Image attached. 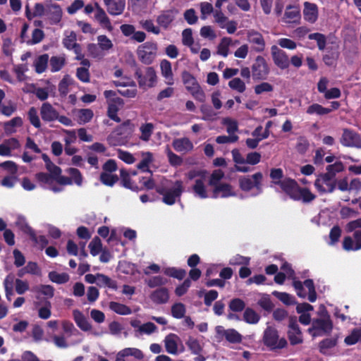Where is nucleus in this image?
<instances>
[{
    "instance_id": "f257e3e1",
    "label": "nucleus",
    "mask_w": 361,
    "mask_h": 361,
    "mask_svg": "<svg viewBox=\"0 0 361 361\" xmlns=\"http://www.w3.org/2000/svg\"><path fill=\"white\" fill-rule=\"evenodd\" d=\"M263 344L270 350L276 351L286 348L288 342L284 337L280 338L277 329L267 326L262 336Z\"/></svg>"
},
{
    "instance_id": "f03ea898",
    "label": "nucleus",
    "mask_w": 361,
    "mask_h": 361,
    "mask_svg": "<svg viewBox=\"0 0 361 361\" xmlns=\"http://www.w3.org/2000/svg\"><path fill=\"white\" fill-rule=\"evenodd\" d=\"M135 77L137 80L139 87L144 90L154 87L157 82V74L153 67H147L145 70L137 67Z\"/></svg>"
},
{
    "instance_id": "7ed1b4c3",
    "label": "nucleus",
    "mask_w": 361,
    "mask_h": 361,
    "mask_svg": "<svg viewBox=\"0 0 361 361\" xmlns=\"http://www.w3.org/2000/svg\"><path fill=\"white\" fill-rule=\"evenodd\" d=\"M263 175L257 172L252 176H244L239 178V187L244 192H249L255 188L259 193L262 192Z\"/></svg>"
},
{
    "instance_id": "20e7f679",
    "label": "nucleus",
    "mask_w": 361,
    "mask_h": 361,
    "mask_svg": "<svg viewBox=\"0 0 361 361\" xmlns=\"http://www.w3.org/2000/svg\"><path fill=\"white\" fill-rule=\"evenodd\" d=\"M157 51L155 42H147L140 45L137 50L139 60L145 65H150L154 61Z\"/></svg>"
},
{
    "instance_id": "39448f33",
    "label": "nucleus",
    "mask_w": 361,
    "mask_h": 361,
    "mask_svg": "<svg viewBox=\"0 0 361 361\" xmlns=\"http://www.w3.org/2000/svg\"><path fill=\"white\" fill-rule=\"evenodd\" d=\"M252 76L255 81L264 80L267 78L270 68L266 59L262 56H257L251 66Z\"/></svg>"
},
{
    "instance_id": "423d86ee",
    "label": "nucleus",
    "mask_w": 361,
    "mask_h": 361,
    "mask_svg": "<svg viewBox=\"0 0 361 361\" xmlns=\"http://www.w3.org/2000/svg\"><path fill=\"white\" fill-rule=\"evenodd\" d=\"M334 178L327 173H322L315 180L314 186L321 193H331L336 186V180H333Z\"/></svg>"
},
{
    "instance_id": "0eeeda50",
    "label": "nucleus",
    "mask_w": 361,
    "mask_h": 361,
    "mask_svg": "<svg viewBox=\"0 0 361 361\" xmlns=\"http://www.w3.org/2000/svg\"><path fill=\"white\" fill-rule=\"evenodd\" d=\"M345 147L361 148V137L353 130L345 128L340 140Z\"/></svg>"
},
{
    "instance_id": "6e6552de",
    "label": "nucleus",
    "mask_w": 361,
    "mask_h": 361,
    "mask_svg": "<svg viewBox=\"0 0 361 361\" xmlns=\"http://www.w3.org/2000/svg\"><path fill=\"white\" fill-rule=\"evenodd\" d=\"M271 54L274 64L281 70L286 69L290 66V60L288 54L276 45L271 47Z\"/></svg>"
},
{
    "instance_id": "1a4fd4ad",
    "label": "nucleus",
    "mask_w": 361,
    "mask_h": 361,
    "mask_svg": "<svg viewBox=\"0 0 361 361\" xmlns=\"http://www.w3.org/2000/svg\"><path fill=\"white\" fill-rule=\"evenodd\" d=\"M333 329V322L330 317H319L312 322V329L314 331L313 336H322L329 334Z\"/></svg>"
},
{
    "instance_id": "9d476101",
    "label": "nucleus",
    "mask_w": 361,
    "mask_h": 361,
    "mask_svg": "<svg viewBox=\"0 0 361 361\" xmlns=\"http://www.w3.org/2000/svg\"><path fill=\"white\" fill-rule=\"evenodd\" d=\"M280 187L290 199L299 201V196L298 195L300 187L295 180L286 178L283 180V183H280Z\"/></svg>"
},
{
    "instance_id": "9b49d317",
    "label": "nucleus",
    "mask_w": 361,
    "mask_h": 361,
    "mask_svg": "<svg viewBox=\"0 0 361 361\" xmlns=\"http://www.w3.org/2000/svg\"><path fill=\"white\" fill-rule=\"evenodd\" d=\"M343 249L345 251H357L361 249V230L353 231V237L345 236Z\"/></svg>"
},
{
    "instance_id": "f8f14e48",
    "label": "nucleus",
    "mask_w": 361,
    "mask_h": 361,
    "mask_svg": "<svg viewBox=\"0 0 361 361\" xmlns=\"http://www.w3.org/2000/svg\"><path fill=\"white\" fill-rule=\"evenodd\" d=\"M178 11L176 9L164 10L157 16L156 21L160 27L168 30L175 20Z\"/></svg>"
},
{
    "instance_id": "ddd939ff",
    "label": "nucleus",
    "mask_w": 361,
    "mask_h": 361,
    "mask_svg": "<svg viewBox=\"0 0 361 361\" xmlns=\"http://www.w3.org/2000/svg\"><path fill=\"white\" fill-rule=\"evenodd\" d=\"M183 192V182L181 180H176L174 183V187L169 189L168 192L164 194L162 201L167 205H173L175 204L176 199L180 197Z\"/></svg>"
},
{
    "instance_id": "4468645a",
    "label": "nucleus",
    "mask_w": 361,
    "mask_h": 361,
    "mask_svg": "<svg viewBox=\"0 0 361 361\" xmlns=\"http://www.w3.org/2000/svg\"><path fill=\"white\" fill-rule=\"evenodd\" d=\"M290 320L288 325V338L290 345H295L302 343L303 341L302 332L299 328L294 317H290Z\"/></svg>"
},
{
    "instance_id": "2eb2a0df",
    "label": "nucleus",
    "mask_w": 361,
    "mask_h": 361,
    "mask_svg": "<svg viewBox=\"0 0 361 361\" xmlns=\"http://www.w3.org/2000/svg\"><path fill=\"white\" fill-rule=\"evenodd\" d=\"M247 40L255 51L260 53L265 49V41L261 33L254 30L247 32Z\"/></svg>"
},
{
    "instance_id": "dca6fc26",
    "label": "nucleus",
    "mask_w": 361,
    "mask_h": 361,
    "mask_svg": "<svg viewBox=\"0 0 361 361\" xmlns=\"http://www.w3.org/2000/svg\"><path fill=\"white\" fill-rule=\"evenodd\" d=\"M124 104V101L121 97H116L110 99L108 102L107 116L109 118L116 123L121 122V118L118 116L119 106L122 107Z\"/></svg>"
},
{
    "instance_id": "f3484780",
    "label": "nucleus",
    "mask_w": 361,
    "mask_h": 361,
    "mask_svg": "<svg viewBox=\"0 0 361 361\" xmlns=\"http://www.w3.org/2000/svg\"><path fill=\"white\" fill-rule=\"evenodd\" d=\"M40 115L44 121L51 122L56 120L59 116V112L50 103L44 102L41 106Z\"/></svg>"
},
{
    "instance_id": "a211bd4d",
    "label": "nucleus",
    "mask_w": 361,
    "mask_h": 361,
    "mask_svg": "<svg viewBox=\"0 0 361 361\" xmlns=\"http://www.w3.org/2000/svg\"><path fill=\"white\" fill-rule=\"evenodd\" d=\"M62 14V9L57 4H52L48 6L46 10V15L51 25L58 24L61 20Z\"/></svg>"
},
{
    "instance_id": "6ab92c4d",
    "label": "nucleus",
    "mask_w": 361,
    "mask_h": 361,
    "mask_svg": "<svg viewBox=\"0 0 361 361\" xmlns=\"http://www.w3.org/2000/svg\"><path fill=\"white\" fill-rule=\"evenodd\" d=\"M300 17V10L299 7L289 5L286 8L283 21L286 23H299Z\"/></svg>"
},
{
    "instance_id": "aec40b11",
    "label": "nucleus",
    "mask_w": 361,
    "mask_h": 361,
    "mask_svg": "<svg viewBox=\"0 0 361 361\" xmlns=\"http://www.w3.org/2000/svg\"><path fill=\"white\" fill-rule=\"evenodd\" d=\"M235 193L232 190V186L229 183H220L213 190V198H217L219 197L225 198L231 196H235Z\"/></svg>"
},
{
    "instance_id": "412c9836",
    "label": "nucleus",
    "mask_w": 361,
    "mask_h": 361,
    "mask_svg": "<svg viewBox=\"0 0 361 361\" xmlns=\"http://www.w3.org/2000/svg\"><path fill=\"white\" fill-rule=\"evenodd\" d=\"M95 19L103 27L107 29L109 31L112 30L113 27L104 10L97 3H95Z\"/></svg>"
},
{
    "instance_id": "4be33fe9",
    "label": "nucleus",
    "mask_w": 361,
    "mask_h": 361,
    "mask_svg": "<svg viewBox=\"0 0 361 361\" xmlns=\"http://www.w3.org/2000/svg\"><path fill=\"white\" fill-rule=\"evenodd\" d=\"M303 16L306 21L311 23H314L318 18V9L317 5L310 2H305Z\"/></svg>"
},
{
    "instance_id": "5701e85b",
    "label": "nucleus",
    "mask_w": 361,
    "mask_h": 361,
    "mask_svg": "<svg viewBox=\"0 0 361 361\" xmlns=\"http://www.w3.org/2000/svg\"><path fill=\"white\" fill-rule=\"evenodd\" d=\"M135 130V124L129 119L123 121L116 128V133L118 135L125 138L130 137Z\"/></svg>"
},
{
    "instance_id": "b1692460",
    "label": "nucleus",
    "mask_w": 361,
    "mask_h": 361,
    "mask_svg": "<svg viewBox=\"0 0 361 361\" xmlns=\"http://www.w3.org/2000/svg\"><path fill=\"white\" fill-rule=\"evenodd\" d=\"M172 146L178 152H189L193 149V144L188 137L174 139Z\"/></svg>"
},
{
    "instance_id": "393cba45",
    "label": "nucleus",
    "mask_w": 361,
    "mask_h": 361,
    "mask_svg": "<svg viewBox=\"0 0 361 361\" xmlns=\"http://www.w3.org/2000/svg\"><path fill=\"white\" fill-rule=\"evenodd\" d=\"M105 6L109 14L118 16L123 12L126 6V0H111L108 3V5Z\"/></svg>"
},
{
    "instance_id": "a878e982",
    "label": "nucleus",
    "mask_w": 361,
    "mask_h": 361,
    "mask_svg": "<svg viewBox=\"0 0 361 361\" xmlns=\"http://www.w3.org/2000/svg\"><path fill=\"white\" fill-rule=\"evenodd\" d=\"M337 343L338 338L336 337H331L323 339L318 344L319 352L322 355H329V350L334 348Z\"/></svg>"
},
{
    "instance_id": "bb28decb",
    "label": "nucleus",
    "mask_w": 361,
    "mask_h": 361,
    "mask_svg": "<svg viewBox=\"0 0 361 361\" xmlns=\"http://www.w3.org/2000/svg\"><path fill=\"white\" fill-rule=\"evenodd\" d=\"M120 176L121 180V184L124 188L130 189L133 191H138L139 190H140L136 184H134L132 182L130 173L126 169H121Z\"/></svg>"
},
{
    "instance_id": "cd10ccee",
    "label": "nucleus",
    "mask_w": 361,
    "mask_h": 361,
    "mask_svg": "<svg viewBox=\"0 0 361 361\" xmlns=\"http://www.w3.org/2000/svg\"><path fill=\"white\" fill-rule=\"evenodd\" d=\"M160 68L162 76L169 80L167 84L173 85V79L171 62L166 59H163L160 63Z\"/></svg>"
},
{
    "instance_id": "c85d7f7f",
    "label": "nucleus",
    "mask_w": 361,
    "mask_h": 361,
    "mask_svg": "<svg viewBox=\"0 0 361 361\" xmlns=\"http://www.w3.org/2000/svg\"><path fill=\"white\" fill-rule=\"evenodd\" d=\"M152 300L157 303H165L169 298L167 288H160L154 290L151 295Z\"/></svg>"
},
{
    "instance_id": "c756f323",
    "label": "nucleus",
    "mask_w": 361,
    "mask_h": 361,
    "mask_svg": "<svg viewBox=\"0 0 361 361\" xmlns=\"http://www.w3.org/2000/svg\"><path fill=\"white\" fill-rule=\"evenodd\" d=\"M97 285L99 287H107L109 288L116 290L117 282L114 280H112L109 276L103 274H97Z\"/></svg>"
},
{
    "instance_id": "7c9ffc66",
    "label": "nucleus",
    "mask_w": 361,
    "mask_h": 361,
    "mask_svg": "<svg viewBox=\"0 0 361 361\" xmlns=\"http://www.w3.org/2000/svg\"><path fill=\"white\" fill-rule=\"evenodd\" d=\"M16 224L23 233L27 234L32 240H35L36 233L32 228L28 225L25 219L19 218L16 222Z\"/></svg>"
},
{
    "instance_id": "2f4dec72",
    "label": "nucleus",
    "mask_w": 361,
    "mask_h": 361,
    "mask_svg": "<svg viewBox=\"0 0 361 361\" xmlns=\"http://www.w3.org/2000/svg\"><path fill=\"white\" fill-rule=\"evenodd\" d=\"M222 334L229 343H240L242 341V336L233 329L223 330Z\"/></svg>"
},
{
    "instance_id": "473e14b6",
    "label": "nucleus",
    "mask_w": 361,
    "mask_h": 361,
    "mask_svg": "<svg viewBox=\"0 0 361 361\" xmlns=\"http://www.w3.org/2000/svg\"><path fill=\"white\" fill-rule=\"evenodd\" d=\"M358 342H361V327L353 329L344 339V343L348 345H353Z\"/></svg>"
},
{
    "instance_id": "72a5a7b5",
    "label": "nucleus",
    "mask_w": 361,
    "mask_h": 361,
    "mask_svg": "<svg viewBox=\"0 0 361 361\" xmlns=\"http://www.w3.org/2000/svg\"><path fill=\"white\" fill-rule=\"evenodd\" d=\"M154 128V124L152 123H145L142 124L140 128V130L141 132L140 139L145 142L149 141L153 133Z\"/></svg>"
},
{
    "instance_id": "f704fd0d",
    "label": "nucleus",
    "mask_w": 361,
    "mask_h": 361,
    "mask_svg": "<svg viewBox=\"0 0 361 361\" xmlns=\"http://www.w3.org/2000/svg\"><path fill=\"white\" fill-rule=\"evenodd\" d=\"M192 190L195 194L202 199H205L208 197L202 179H197L195 180V185L192 186Z\"/></svg>"
},
{
    "instance_id": "c9c22d12",
    "label": "nucleus",
    "mask_w": 361,
    "mask_h": 361,
    "mask_svg": "<svg viewBox=\"0 0 361 361\" xmlns=\"http://www.w3.org/2000/svg\"><path fill=\"white\" fill-rule=\"evenodd\" d=\"M232 42V39L230 37H224L221 39V42L219 44L217 47V54L226 57L229 51V46Z\"/></svg>"
},
{
    "instance_id": "e433bc0d",
    "label": "nucleus",
    "mask_w": 361,
    "mask_h": 361,
    "mask_svg": "<svg viewBox=\"0 0 361 361\" xmlns=\"http://www.w3.org/2000/svg\"><path fill=\"white\" fill-rule=\"evenodd\" d=\"M272 294L285 305H290L297 303L295 297L287 293L275 290Z\"/></svg>"
},
{
    "instance_id": "4c0bfd02",
    "label": "nucleus",
    "mask_w": 361,
    "mask_h": 361,
    "mask_svg": "<svg viewBox=\"0 0 361 361\" xmlns=\"http://www.w3.org/2000/svg\"><path fill=\"white\" fill-rule=\"evenodd\" d=\"M48 61L49 55L47 54L40 55L35 61V71L37 73L44 72L47 68Z\"/></svg>"
},
{
    "instance_id": "58836bf2",
    "label": "nucleus",
    "mask_w": 361,
    "mask_h": 361,
    "mask_svg": "<svg viewBox=\"0 0 361 361\" xmlns=\"http://www.w3.org/2000/svg\"><path fill=\"white\" fill-rule=\"evenodd\" d=\"M109 308L116 314L126 315L131 314V310L129 307L116 302H111Z\"/></svg>"
},
{
    "instance_id": "ea45409f",
    "label": "nucleus",
    "mask_w": 361,
    "mask_h": 361,
    "mask_svg": "<svg viewBox=\"0 0 361 361\" xmlns=\"http://www.w3.org/2000/svg\"><path fill=\"white\" fill-rule=\"evenodd\" d=\"M49 279L54 283L58 284H63L68 282L70 279V276L66 273L59 274L56 271H51L49 273Z\"/></svg>"
},
{
    "instance_id": "a19ab883",
    "label": "nucleus",
    "mask_w": 361,
    "mask_h": 361,
    "mask_svg": "<svg viewBox=\"0 0 361 361\" xmlns=\"http://www.w3.org/2000/svg\"><path fill=\"white\" fill-rule=\"evenodd\" d=\"M307 114H317L319 116L326 115L330 113L327 108L322 106L321 104L314 103L309 106L306 111Z\"/></svg>"
},
{
    "instance_id": "79ce46f5",
    "label": "nucleus",
    "mask_w": 361,
    "mask_h": 361,
    "mask_svg": "<svg viewBox=\"0 0 361 361\" xmlns=\"http://www.w3.org/2000/svg\"><path fill=\"white\" fill-rule=\"evenodd\" d=\"M100 181L105 185L112 187L118 180V177L116 174L102 172L99 176Z\"/></svg>"
},
{
    "instance_id": "37998d69",
    "label": "nucleus",
    "mask_w": 361,
    "mask_h": 361,
    "mask_svg": "<svg viewBox=\"0 0 361 361\" xmlns=\"http://www.w3.org/2000/svg\"><path fill=\"white\" fill-rule=\"evenodd\" d=\"M164 273L170 277L182 280L186 275V271L183 269L176 267H169L164 269Z\"/></svg>"
},
{
    "instance_id": "c03bdc74",
    "label": "nucleus",
    "mask_w": 361,
    "mask_h": 361,
    "mask_svg": "<svg viewBox=\"0 0 361 361\" xmlns=\"http://www.w3.org/2000/svg\"><path fill=\"white\" fill-rule=\"evenodd\" d=\"M65 58L61 56H51L49 60L51 71L54 73L59 71L65 65Z\"/></svg>"
},
{
    "instance_id": "a18cd8bd",
    "label": "nucleus",
    "mask_w": 361,
    "mask_h": 361,
    "mask_svg": "<svg viewBox=\"0 0 361 361\" xmlns=\"http://www.w3.org/2000/svg\"><path fill=\"white\" fill-rule=\"evenodd\" d=\"M72 79L68 75L63 76L59 83V92L61 97H66L69 91L68 87L72 83Z\"/></svg>"
},
{
    "instance_id": "49530a36",
    "label": "nucleus",
    "mask_w": 361,
    "mask_h": 361,
    "mask_svg": "<svg viewBox=\"0 0 361 361\" xmlns=\"http://www.w3.org/2000/svg\"><path fill=\"white\" fill-rule=\"evenodd\" d=\"M35 291L43 295L47 298L50 299L54 297V288L51 285H39L35 288Z\"/></svg>"
},
{
    "instance_id": "de8ad7c7",
    "label": "nucleus",
    "mask_w": 361,
    "mask_h": 361,
    "mask_svg": "<svg viewBox=\"0 0 361 361\" xmlns=\"http://www.w3.org/2000/svg\"><path fill=\"white\" fill-rule=\"evenodd\" d=\"M94 116L93 111L90 109H82L78 111L79 123H87L90 122Z\"/></svg>"
},
{
    "instance_id": "09e8293b",
    "label": "nucleus",
    "mask_w": 361,
    "mask_h": 361,
    "mask_svg": "<svg viewBox=\"0 0 361 361\" xmlns=\"http://www.w3.org/2000/svg\"><path fill=\"white\" fill-rule=\"evenodd\" d=\"M298 196H299V200H302L305 203L311 202L316 198V195L307 188H300Z\"/></svg>"
},
{
    "instance_id": "8fccbe9b",
    "label": "nucleus",
    "mask_w": 361,
    "mask_h": 361,
    "mask_svg": "<svg viewBox=\"0 0 361 361\" xmlns=\"http://www.w3.org/2000/svg\"><path fill=\"white\" fill-rule=\"evenodd\" d=\"M89 248L92 256H97L103 250L102 241L98 236L93 238L89 244Z\"/></svg>"
},
{
    "instance_id": "3c124183",
    "label": "nucleus",
    "mask_w": 361,
    "mask_h": 361,
    "mask_svg": "<svg viewBox=\"0 0 361 361\" xmlns=\"http://www.w3.org/2000/svg\"><path fill=\"white\" fill-rule=\"evenodd\" d=\"M145 157L137 164V169L142 171L149 172L152 175V171L149 169V165L152 161V153L147 152L145 154Z\"/></svg>"
},
{
    "instance_id": "603ef678",
    "label": "nucleus",
    "mask_w": 361,
    "mask_h": 361,
    "mask_svg": "<svg viewBox=\"0 0 361 361\" xmlns=\"http://www.w3.org/2000/svg\"><path fill=\"white\" fill-rule=\"evenodd\" d=\"M345 169L344 165L342 161H336L333 164H329L326 166V170L327 173L335 178L336 173L343 171Z\"/></svg>"
},
{
    "instance_id": "864d4df0",
    "label": "nucleus",
    "mask_w": 361,
    "mask_h": 361,
    "mask_svg": "<svg viewBox=\"0 0 361 361\" xmlns=\"http://www.w3.org/2000/svg\"><path fill=\"white\" fill-rule=\"evenodd\" d=\"M186 345L194 355H200L202 351V348L197 339L190 337L186 342Z\"/></svg>"
},
{
    "instance_id": "5fc2aeb1",
    "label": "nucleus",
    "mask_w": 361,
    "mask_h": 361,
    "mask_svg": "<svg viewBox=\"0 0 361 361\" xmlns=\"http://www.w3.org/2000/svg\"><path fill=\"white\" fill-rule=\"evenodd\" d=\"M121 350L126 357L131 356L137 360H141L144 357L143 353L140 349L135 348H126Z\"/></svg>"
},
{
    "instance_id": "6e6d98bb",
    "label": "nucleus",
    "mask_w": 361,
    "mask_h": 361,
    "mask_svg": "<svg viewBox=\"0 0 361 361\" xmlns=\"http://www.w3.org/2000/svg\"><path fill=\"white\" fill-rule=\"evenodd\" d=\"M308 38L317 42V47L319 50L324 49L326 43V39L324 35L319 32L311 33L308 35Z\"/></svg>"
},
{
    "instance_id": "4d7b16f0",
    "label": "nucleus",
    "mask_w": 361,
    "mask_h": 361,
    "mask_svg": "<svg viewBox=\"0 0 361 361\" xmlns=\"http://www.w3.org/2000/svg\"><path fill=\"white\" fill-rule=\"evenodd\" d=\"M302 284L308 289V300L310 302H314L317 300V293L313 280L310 279H306Z\"/></svg>"
},
{
    "instance_id": "13d9d810",
    "label": "nucleus",
    "mask_w": 361,
    "mask_h": 361,
    "mask_svg": "<svg viewBox=\"0 0 361 361\" xmlns=\"http://www.w3.org/2000/svg\"><path fill=\"white\" fill-rule=\"evenodd\" d=\"M228 307L233 312H240L245 309V303L240 298H233L230 301Z\"/></svg>"
},
{
    "instance_id": "bf43d9fd",
    "label": "nucleus",
    "mask_w": 361,
    "mask_h": 361,
    "mask_svg": "<svg viewBox=\"0 0 361 361\" xmlns=\"http://www.w3.org/2000/svg\"><path fill=\"white\" fill-rule=\"evenodd\" d=\"M228 86L232 90L243 93L246 90L245 82L239 78H235L228 82Z\"/></svg>"
},
{
    "instance_id": "052dcab7",
    "label": "nucleus",
    "mask_w": 361,
    "mask_h": 361,
    "mask_svg": "<svg viewBox=\"0 0 361 361\" xmlns=\"http://www.w3.org/2000/svg\"><path fill=\"white\" fill-rule=\"evenodd\" d=\"M200 111L203 114L202 119L204 121L213 120L217 115V114L212 109V106L207 104L201 105Z\"/></svg>"
},
{
    "instance_id": "680f3d73",
    "label": "nucleus",
    "mask_w": 361,
    "mask_h": 361,
    "mask_svg": "<svg viewBox=\"0 0 361 361\" xmlns=\"http://www.w3.org/2000/svg\"><path fill=\"white\" fill-rule=\"evenodd\" d=\"M23 125V120L20 117L17 116L13 118L9 121L5 123L4 128L6 133L15 132L14 127H20Z\"/></svg>"
},
{
    "instance_id": "e2e57ef3",
    "label": "nucleus",
    "mask_w": 361,
    "mask_h": 361,
    "mask_svg": "<svg viewBox=\"0 0 361 361\" xmlns=\"http://www.w3.org/2000/svg\"><path fill=\"white\" fill-rule=\"evenodd\" d=\"M224 173L221 170H214L210 176L209 180V185L213 186L214 188L216 185H219L221 183L220 180L224 178Z\"/></svg>"
},
{
    "instance_id": "0e129e2a",
    "label": "nucleus",
    "mask_w": 361,
    "mask_h": 361,
    "mask_svg": "<svg viewBox=\"0 0 361 361\" xmlns=\"http://www.w3.org/2000/svg\"><path fill=\"white\" fill-rule=\"evenodd\" d=\"M27 115L30 123L36 128H39L41 127V123L37 109L35 107H31L28 111Z\"/></svg>"
},
{
    "instance_id": "69168bd1",
    "label": "nucleus",
    "mask_w": 361,
    "mask_h": 361,
    "mask_svg": "<svg viewBox=\"0 0 361 361\" xmlns=\"http://www.w3.org/2000/svg\"><path fill=\"white\" fill-rule=\"evenodd\" d=\"M283 177V171L281 168L271 169L270 171V178L272 179L275 185L280 186V183H283L281 180Z\"/></svg>"
},
{
    "instance_id": "338daca9",
    "label": "nucleus",
    "mask_w": 361,
    "mask_h": 361,
    "mask_svg": "<svg viewBox=\"0 0 361 361\" xmlns=\"http://www.w3.org/2000/svg\"><path fill=\"white\" fill-rule=\"evenodd\" d=\"M341 228L338 225L334 226L331 228L329 233V245H334L338 242L339 238L341 235Z\"/></svg>"
},
{
    "instance_id": "774afa93",
    "label": "nucleus",
    "mask_w": 361,
    "mask_h": 361,
    "mask_svg": "<svg viewBox=\"0 0 361 361\" xmlns=\"http://www.w3.org/2000/svg\"><path fill=\"white\" fill-rule=\"evenodd\" d=\"M76 41V35L75 33L72 31L69 35L66 36L63 39V47H66L67 49H72L75 47V45H78V44L75 42Z\"/></svg>"
}]
</instances>
